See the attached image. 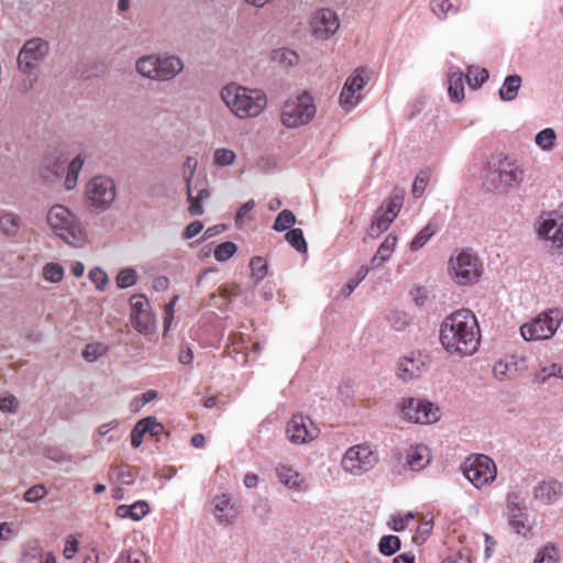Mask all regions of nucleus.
<instances>
[{"instance_id": "20", "label": "nucleus", "mask_w": 563, "mask_h": 563, "mask_svg": "<svg viewBox=\"0 0 563 563\" xmlns=\"http://www.w3.org/2000/svg\"><path fill=\"white\" fill-rule=\"evenodd\" d=\"M563 495V485L556 479L539 482L532 488V501L541 506L556 504Z\"/></svg>"}, {"instance_id": "4", "label": "nucleus", "mask_w": 563, "mask_h": 563, "mask_svg": "<svg viewBox=\"0 0 563 563\" xmlns=\"http://www.w3.org/2000/svg\"><path fill=\"white\" fill-rule=\"evenodd\" d=\"M46 223L56 236L71 246L80 247L87 240L80 219L64 205H54L48 209Z\"/></svg>"}, {"instance_id": "21", "label": "nucleus", "mask_w": 563, "mask_h": 563, "mask_svg": "<svg viewBox=\"0 0 563 563\" xmlns=\"http://www.w3.org/2000/svg\"><path fill=\"white\" fill-rule=\"evenodd\" d=\"M275 474L279 484L292 493H306L309 489L307 478L287 464H278Z\"/></svg>"}, {"instance_id": "40", "label": "nucleus", "mask_w": 563, "mask_h": 563, "mask_svg": "<svg viewBox=\"0 0 563 563\" xmlns=\"http://www.w3.org/2000/svg\"><path fill=\"white\" fill-rule=\"evenodd\" d=\"M43 278L49 283H59L65 275L64 267L58 263H47L43 267Z\"/></svg>"}, {"instance_id": "32", "label": "nucleus", "mask_w": 563, "mask_h": 563, "mask_svg": "<svg viewBox=\"0 0 563 563\" xmlns=\"http://www.w3.org/2000/svg\"><path fill=\"white\" fill-rule=\"evenodd\" d=\"M20 217L12 213L7 212L0 218V230L7 236H15L20 229Z\"/></svg>"}, {"instance_id": "27", "label": "nucleus", "mask_w": 563, "mask_h": 563, "mask_svg": "<svg viewBox=\"0 0 563 563\" xmlns=\"http://www.w3.org/2000/svg\"><path fill=\"white\" fill-rule=\"evenodd\" d=\"M465 75L457 68L451 67L448 73L449 96L452 101L460 102L464 99V80Z\"/></svg>"}, {"instance_id": "33", "label": "nucleus", "mask_w": 563, "mask_h": 563, "mask_svg": "<svg viewBox=\"0 0 563 563\" xmlns=\"http://www.w3.org/2000/svg\"><path fill=\"white\" fill-rule=\"evenodd\" d=\"M467 82L472 89L479 88L489 78L488 70L486 68H479L470 66L467 74L465 75Z\"/></svg>"}, {"instance_id": "62", "label": "nucleus", "mask_w": 563, "mask_h": 563, "mask_svg": "<svg viewBox=\"0 0 563 563\" xmlns=\"http://www.w3.org/2000/svg\"><path fill=\"white\" fill-rule=\"evenodd\" d=\"M78 551V542L76 540H67L64 547L63 554L65 559L70 560Z\"/></svg>"}, {"instance_id": "7", "label": "nucleus", "mask_w": 563, "mask_h": 563, "mask_svg": "<svg viewBox=\"0 0 563 563\" xmlns=\"http://www.w3.org/2000/svg\"><path fill=\"white\" fill-rule=\"evenodd\" d=\"M378 463V453L367 443L350 446L341 457V468L350 476L361 477Z\"/></svg>"}, {"instance_id": "16", "label": "nucleus", "mask_w": 563, "mask_h": 563, "mask_svg": "<svg viewBox=\"0 0 563 563\" xmlns=\"http://www.w3.org/2000/svg\"><path fill=\"white\" fill-rule=\"evenodd\" d=\"M311 34L319 41L329 40L339 27L338 14L331 9H320L312 13L309 22Z\"/></svg>"}, {"instance_id": "58", "label": "nucleus", "mask_w": 563, "mask_h": 563, "mask_svg": "<svg viewBox=\"0 0 563 563\" xmlns=\"http://www.w3.org/2000/svg\"><path fill=\"white\" fill-rule=\"evenodd\" d=\"M442 563H472L471 554L467 550L457 552L454 555L448 556Z\"/></svg>"}, {"instance_id": "22", "label": "nucleus", "mask_w": 563, "mask_h": 563, "mask_svg": "<svg viewBox=\"0 0 563 563\" xmlns=\"http://www.w3.org/2000/svg\"><path fill=\"white\" fill-rule=\"evenodd\" d=\"M131 320L139 332H146L153 327V316L148 310V301L142 295H135L131 298Z\"/></svg>"}, {"instance_id": "42", "label": "nucleus", "mask_w": 563, "mask_h": 563, "mask_svg": "<svg viewBox=\"0 0 563 563\" xmlns=\"http://www.w3.org/2000/svg\"><path fill=\"white\" fill-rule=\"evenodd\" d=\"M525 496L519 490H510L506 495V514L525 509Z\"/></svg>"}, {"instance_id": "48", "label": "nucleus", "mask_w": 563, "mask_h": 563, "mask_svg": "<svg viewBox=\"0 0 563 563\" xmlns=\"http://www.w3.org/2000/svg\"><path fill=\"white\" fill-rule=\"evenodd\" d=\"M253 512L262 523H267L272 516V506L267 499H261L253 506Z\"/></svg>"}, {"instance_id": "24", "label": "nucleus", "mask_w": 563, "mask_h": 563, "mask_svg": "<svg viewBox=\"0 0 563 563\" xmlns=\"http://www.w3.org/2000/svg\"><path fill=\"white\" fill-rule=\"evenodd\" d=\"M507 521L509 527L514 532L523 537L530 538L532 536V530L534 528V519H531L527 512V508L519 509L518 511H512L506 514Z\"/></svg>"}, {"instance_id": "64", "label": "nucleus", "mask_w": 563, "mask_h": 563, "mask_svg": "<svg viewBox=\"0 0 563 563\" xmlns=\"http://www.w3.org/2000/svg\"><path fill=\"white\" fill-rule=\"evenodd\" d=\"M484 539H485V543H486L485 544V559L488 560L493 555V552L496 547V542L493 539V537L489 536L488 533H484Z\"/></svg>"}, {"instance_id": "52", "label": "nucleus", "mask_w": 563, "mask_h": 563, "mask_svg": "<svg viewBox=\"0 0 563 563\" xmlns=\"http://www.w3.org/2000/svg\"><path fill=\"white\" fill-rule=\"evenodd\" d=\"M429 173L427 170H421L417 176L412 185V195L416 198H419L422 196V194L426 190V187L429 181Z\"/></svg>"}, {"instance_id": "14", "label": "nucleus", "mask_w": 563, "mask_h": 563, "mask_svg": "<svg viewBox=\"0 0 563 563\" xmlns=\"http://www.w3.org/2000/svg\"><path fill=\"white\" fill-rule=\"evenodd\" d=\"M369 77L363 67L356 68L345 80L340 93V104L345 111L353 110L362 101V90Z\"/></svg>"}, {"instance_id": "23", "label": "nucleus", "mask_w": 563, "mask_h": 563, "mask_svg": "<svg viewBox=\"0 0 563 563\" xmlns=\"http://www.w3.org/2000/svg\"><path fill=\"white\" fill-rule=\"evenodd\" d=\"M212 514L221 525H232L235 520L234 503L229 494L216 495L212 498Z\"/></svg>"}, {"instance_id": "19", "label": "nucleus", "mask_w": 563, "mask_h": 563, "mask_svg": "<svg viewBox=\"0 0 563 563\" xmlns=\"http://www.w3.org/2000/svg\"><path fill=\"white\" fill-rule=\"evenodd\" d=\"M496 172L499 183L508 189H518L525 179V170L509 157L498 161Z\"/></svg>"}, {"instance_id": "1", "label": "nucleus", "mask_w": 563, "mask_h": 563, "mask_svg": "<svg viewBox=\"0 0 563 563\" xmlns=\"http://www.w3.org/2000/svg\"><path fill=\"white\" fill-rule=\"evenodd\" d=\"M481 329L475 314L460 309L446 316L440 325V342L453 356H471L481 344Z\"/></svg>"}, {"instance_id": "39", "label": "nucleus", "mask_w": 563, "mask_h": 563, "mask_svg": "<svg viewBox=\"0 0 563 563\" xmlns=\"http://www.w3.org/2000/svg\"><path fill=\"white\" fill-rule=\"evenodd\" d=\"M285 239L297 252H307L308 246L301 229H291L286 233Z\"/></svg>"}, {"instance_id": "8", "label": "nucleus", "mask_w": 563, "mask_h": 563, "mask_svg": "<svg viewBox=\"0 0 563 563\" xmlns=\"http://www.w3.org/2000/svg\"><path fill=\"white\" fill-rule=\"evenodd\" d=\"M317 108L312 96L305 91L296 99L287 100L280 113V121L287 129L308 124L316 115Z\"/></svg>"}, {"instance_id": "15", "label": "nucleus", "mask_w": 563, "mask_h": 563, "mask_svg": "<svg viewBox=\"0 0 563 563\" xmlns=\"http://www.w3.org/2000/svg\"><path fill=\"white\" fill-rule=\"evenodd\" d=\"M534 227L540 240L550 241L553 247L563 250V219L559 221L553 212H542Z\"/></svg>"}, {"instance_id": "51", "label": "nucleus", "mask_w": 563, "mask_h": 563, "mask_svg": "<svg viewBox=\"0 0 563 563\" xmlns=\"http://www.w3.org/2000/svg\"><path fill=\"white\" fill-rule=\"evenodd\" d=\"M551 377L563 378V367L559 364L552 363L543 366L538 374V379L542 383Z\"/></svg>"}, {"instance_id": "63", "label": "nucleus", "mask_w": 563, "mask_h": 563, "mask_svg": "<svg viewBox=\"0 0 563 563\" xmlns=\"http://www.w3.org/2000/svg\"><path fill=\"white\" fill-rule=\"evenodd\" d=\"M430 530H431L430 522H428V521L423 522L418 528L416 536H413V538H412L413 542H416V543L422 542L424 540V536L428 534L430 532Z\"/></svg>"}, {"instance_id": "28", "label": "nucleus", "mask_w": 563, "mask_h": 563, "mask_svg": "<svg viewBox=\"0 0 563 563\" xmlns=\"http://www.w3.org/2000/svg\"><path fill=\"white\" fill-rule=\"evenodd\" d=\"M397 245V236L388 234L371 260L372 268H378L390 260Z\"/></svg>"}, {"instance_id": "18", "label": "nucleus", "mask_w": 563, "mask_h": 563, "mask_svg": "<svg viewBox=\"0 0 563 563\" xmlns=\"http://www.w3.org/2000/svg\"><path fill=\"white\" fill-rule=\"evenodd\" d=\"M318 429L313 422L302 415H294L286 427L288 440L294 444H303L318 437Z\"/></svg>"}, {"instance_id": "37", "label": "nucleus", "mask_w": 563, "mask_h": 563, "mask_svg": "<svg viewBox=\"0 0 563 563\" xmlns=\"http://www.w3.org/2000/svg\"><path fill=\"white\" fill-rule=\"evenodd\" d=\"M400 549V539L397 536H384L378 543V550L386 556H391Z\"/></svg>"}, {"instance_id": "25", "label": "nucleus", "mask_w": 563, "mask_h": 563, "mask_svg": "<svg viewBox=\"0 0 563 563\" xmlns=\"http://www.w3.org/2000/svg\"><path fill=\"white\" fill-rule=\"evenodd\" d=\"M430 450L423 444L411 445L406 452V462L411 471H421L430 463Z\"/></svg>"}, {"instance_id": "29", "label": "nucleus", "mask_w": 563, "mask_h": 563, "mask_svg": "<svg viewBox=\"0 0 563 563\" xmlns=\"http://www.w3.org/2000/svg\"><path fill=\"white\" fill-rule=\"evenodd\" d=\"M150 511V506L146 501H136L130 506L121 505L117 509V515L121 518H130L133 520H141Z\"/></svg>"}, {"instance_id": "10", "label": "nucleus", "mask_w": 563, "mask_h": 563, "mask_svg": "<svg viewBox=\"0 0 563 563\" xmlns=\"http://www.w3.org/2000/svg\"><path fill=\"white\" fill-rule=\"evenodd\" d=\"M463 473L474 487L482 488L496 479L497 466L488 455L476 454L466 459Z\"/></svg>"}, {"instance_id": "35", "label": "nucleus", "mask_w": 563, "mask_h": 563, "mask_svg": "<svg viewBox=\"0 0 563 563\" xmlns=\"http://www.w3.org/2000/svg\"><path fill=\"white\" fill-rule=\"evenodd\" d=\"M108 353V346L100 342L89 343L85 346L81 355L85 361L92 363Z\"/></svg>"}, {"instance_id": "34", "label": "nucleus", "mask_w": 563, "mask_h": 563, "mask_svg": "<svg viewBox=\"0 0 563 563\" xmlns=\"http://www.w3.org/2000/svg\"><path fill=\"white\" fill-rule=\"evenodd\" d=\"M435 233V227L431 223L423 227L417 235L413 238V240L410 243V250L412 252H416L420 249H422L429 240L434 235Z\"/></svg>"}, {"instance_id": "38", "label": "nucleus", "mask_w": 563, "mask_h": 563, "mask_svg": "<svg viewBox=\"0 0 563 563\" xmlns=\"http://www.w3.org/2000/svg\"><path fill=\"white\" fill-rule=\"evenodd\" d=\"M236 159L234 151L225 147L216 148L213 152V164L218 167L232 165Z\"/></svg>"}, {"instance_id": "59", "label": "nucleus", "mask_w": 563, "mask_h": 563, "mask_svg": "<svg viewBox=\"0 0 563 563\" xmlns=\"http://www.w3.org/2000/svg\"><path fill=\"white\" fill-rule=\"evenodd\" d=\"M143 555L142 553L135 552H125L122 553L114 563H142Z\"/></svg>"}, {"instance_id": "5", "label": "nucleus", "mask_w": 563, "mask_h": 563, "mask_svg": "<svg viewBox=\"0 0 563 563\" xmlns=\"http://www.w3.org/2000/svg\"><path fill=\"white\" fill-rule=\"evenodd\" d=\"M448 273L455 284L468 286L477 283L483 273V265L474 252L471 250H460L450 256Z\"/></svg>"}, {"instance_id": "31", "label": "nucleus", "mask_w": 563, "mask_h": 563, "mask_svg": "<svg viewBox=\"0 0 563 563\" xmlns=\"http://www.w3.org/2000/svg\"><path fill=\"white\" fill-rule=\"evenodd\" d=\"M82 165L84 159L79 155L74 157L68 164L67 174L64 181L66 190H71L76 187Z\"/></svg>"}, {"instance_id": "53", "label": "nucleus", "mask_w": 563, "mask_h": 563, "mask_svg": "<svg viewBox=\"0 0 563 563\" xmlns=\"http://www.w3.org/2000/svg\"><path fill=\"white\" fill-rule=\"evenodd\" d=\"M413 518H415V515L411 511H408L404 515H397V516L393 517V519H391L393 530H395V531L405 530L408 527L409 522L413 520Z\"/></svg>"}, {"instance_id": "11", "label": "nucleus", "mask_w": 563, "mask_h": 563, "mask_svg": "<svg viewBox=\"0 0 563 563\" xmlns=\"http://www.w3.org/2000/svg\"><path fill=\"white\" fill-rule=\"evenodd\" d=\"M402 203L404 195L398 190H394L390 197L384 200L375 211L368 229V234L372 238H378L382 233L387 231L399 214Z\"/></svg>"}, {"instance_id": "61", "label": "nucleus", "mask_w": 563, "mask_h": 563, "mask_svg": "<svg viewBox=\"0 0 563 563\" xmlns=\"http://www.w3.org/2000/svg\"><path fill=\"white\" fill-rule=\"evenodd\" d=\"M144 427L141 428V426L136 422L134 426L132 432H131V444L133 448H139L143 442L144 437Z\"/></svg>"}, {"instance_id": "55", "label": "nucleus", "mask_w": 563, "mask_h": 563, "mask_svg": "<svg viewBox=\"0 0 563 563\" xmlns=\"http://www.w3.org/2000/svg\"><path fill=\"white\" fill-rule=\"evenodd\" d=\"M254 207H255L254 200H249L244 205L241 206V208L238 210L236 216H235V224L238 227H241L244 223L245 218L254 209Z\"/></svg>"}, {"instance_id": "54", "label": "nucleus", "mask_w": 563, "mask_h": 563, "mask_svg": "<svg viewBox=\"0 0 563 563\" xmlns=\"http://www.w3.org/2000/svg\"><path fill=\"white\" fill-rule=\"evenodd\" d=\"M89 279L96 285L97 289L102 290L108 283L107 274L99 267H93L89 272Z\"/></svg>"}, {"instance_id": "17", "label": "nucleus", "mask_w": 563, "mask_h": 563, "mask_svg": "<svg viewBox=\"0 0 563 563\" xmlns=\"http://www.w3.org/2000/svg\"><path fill=\"white\" fill-rule=\"evenodd\" d=\"M18 69L26 78L18 85V89L25 93L33 88L34 79L31 77L35 68V38L24 43L16 58Z\"/></svg>"}, {"instance_id": "60", "label": "nucleus", "mask_w": 563, "mask_h": 563, "mask_svg": "<svg viewBox=\"0 0 563 563\" xmlns=\"http://www.w3.org/2000/svg\"><path fill=\"white\" fill-rule=\"evenodd\" d=\"M203 229L201 221H194L189 223L184 231V239L189 240L198 235Z\"/></svg>"}, {"instance_id": "30", "label": "nucleus", "mask_w": 563, "mask_h": 563, "mask_svg": "<svg viewBox=\"0 0 563 563\" xmlns=\"http://www.w3.org/2000/svg\"><path fill=\"white\" fill-rule=\"evenodd\" d=\"M521 77L519 75H509L505 78L499 88V97L503 101H512L518 96L521 87Z\"/></svg>"}, {"instance_id": "43", "label": "nucleus", "mask_w": 563, "mask_h": 563, "mask_svg": "<svg viewBox=\"0 0 563 563\" xmlns=\"http://www.w3.org/2000/svg\"><path fill=\"white\" fill-rule=\"evenodd\" d=\"M296 222V217L292 211L285 209L275 219L273 229L277 232H283L292 227Z\"/></svg>"}, {"instance_id": "45", "label": "nucleus", "mask_w": 563, "mask_h": 563, "mask_svg": "<svg viewBox=\"0 0 563 563\" xmlns=\"http://www.w3.org/2000/svg\"><path fill=\"white\" fill-rule=\"evenodd\" d=\"M137 280V273L133 268H123L117 276V285L119 288L124 289L133 286Z\"/></svg>"}, {"instance_id": "26", "label": "nucleus", "mask_w": 563, "mask_h": 563, "mask_svg": "<svg viewBox=\"0 0 563 563\" xmlns=\"http://www.w3.org/2000/svg\"><path fill=\"white\" fill-rule=\"evenodd\" d=\"M424 371V362L420 357H404L398 362V376L407 382L418 378Z\"/></svg>"}, {"instance_id": "9", "label": "nucleus", "mask_w": 563, "mask_h": 563, "mask_svg": "<svg viewBox=\"0 0 563 563\" xmlns=\"http://www.w3.org/2000/svg\"><path fill=\"white\" fill-rule=\"evenodd\" d=\"M117 197V189L112 178L107 176H95L85 189L87 206L96 211H104L113 203Z\"/></svg>"}, {"instance_id": "12", "label": "nucleus", "mask_w": 563, "mask_h": 563, "mask_svg": "<svg viewBox=\"0 0 563 563\" xmlns=\"http://www.w3.org/2000/svg\"><path fill=\"white\" fill-rule=\"evenodd\" d=\"M400 410L402 418L411 423L431 424L440 419L439 408L426 399H404Z\"/></svg>"}, {"instance_id": "2", "label": "nucleus", "mask_w": 563, "mask_h": 563, "mask_svg": "<svg viewBox=\"0 0 563 563\" xmlns=\"http://www.w3.org/2000/svg\"><path fill=\"white\" fill-rule=\"evenodd\" d=\"M220 98L230 112L239 119L258 117L267 104L263 90L252 89L235 82L225 85L220 91Z\"/></svg>"}, {"instance_id": "3", "label": "nucleus", "mask_w": 563, "mask_h": 563, "mask_svg": "<svg viewBox=\"0 0 563 563\" xmlns=\"http://www.w3.org/2000/svg\"><path fill=\"white\" fill-rule=\"evenodd\" d=\"M185 68L183 59L169 53H152L139 57L135 71L145 79L157 82L174 80Z\"/></svg>"}, {"instance_id": "46", "label": "nucleus", "mask_w": 563, "mask_h": 563, "mask_svg": "<svg viewBox=\"0 0 563 563\" xmlns=\"http://www.w3.org/2000/svg\"><path fill=\"white\" fill-rule=\"evenodd\" d=\"M559 556L556 548L548 544L538 551L533 563H558Z\"/></svg>"}, {"instance_id": "49", "label": "nucleus", "mask_w": 563, "mask_h": 563, "mask_svg": "<svg viewBox=\"0 0 563 563\" xmlns=\"http://www.w3.org/2000/svg\"><path fill=\"white\" fill-rule=\"evenodd\" d=\"M137 423L141 426V428H145L144 433H150L152 437L159 435L164 430L163 424L159 423L155 417L141 419L137 421Z\"/></svg>"}, {"instance_id": "6", "label": "nucleus", "mask_w": 563, "mask_h": 563, "mask_svg": "<svg viewBox=\"0 0 563 563\" xmlns=\"http://www.w3.org/2000/svg\"><path fill=\"white\" fill-rule=\"evenodd\" d=\"M563 322V310L548 309L520 327V334L526 341L551 339Z\"/></svg>"}, {"instance_id": "56", "label": "nucleus", "mask_w": 563, "mask_h": 563, "mask_svg": "<svg viewBox=\"0 0 563 563\" xmlns=\"http://www.w3.org/2000/svg\"><path fill=\"white\" fill-rule=\"evenodd\" d=\"M274 59L278 62L287 63L288 65H295L297 63L298 56L295 52L289 49H279L275 52Z\"/></svg>"}, {"instance_id": "13", "label": "nucleus", "mask_w": 563, "mask_h": 563, "mask_svg": "<svg viewBox=\"0 0 563 563\" xmlns=\"http://www.w3.org/2000/svg\"><path fill=\"white\" fill-rule=\"evenodd\" d=\"M197 159L188 156L183 164V176L187 185V197L190 202L188 211L191 216H200L203 212L202 200L209 198L210 192L205 183L201 186L192 184V178L197 168Z\"/></svg>"}, {"instance_id": "50", "label": "nucleus", "mask_w": 563, "mask_h": 563, "mask_svg": "<svg viewBox=\"0 0 563 563\" xmlns=\"http://www.w3.org/2000/svg\"><path fill=\"white\" fill-rule=\"evenodd\" d=\"M250 267L253 278L257 282L262 280L267 274V264L264 258L260 256H255L251 260Z\"/></svg>"}, {"instance_id": "57", "label": "nucleus", "mask_w": 563, "mask_h": 563, "mask_svg": "<svg viewBox=\"0 0 563 563\" xmlns=\"http://www.w3.org/2000/svg\"><path fill=\"white\" fill-rule=\"evenodd\" d=\"M18 407V400L12 395H7L0 397V410L1 411H8V412H14Z\"/></svg>"}, {"instance_id": "41", "label": "nucleus", "mask_w": 563, "mask_h": 563, "mask_svg": "<svg viewBox=\"0 0 563 563\" xmlns=\"http://www.w3.org/2000/svg\"><path fill=\"white\" fill-rule=\"evenodd\" d=\"M556 134L553 129L547 128L540 131L534 139L536 144L543 151H550L554 146Z\"/></svg>"}, {"instance_id": "36", "label": "nucleus", "mask_w": 563, "mask_h": 563, "mask_svg": "<svg viewBox=\"0 0 563 563\" xmlns=\"http://www.w3.org/2000/svg\"><path fill=\"white\" fill-rule=\"evenodd\" d=\"M460 0H431V10L438 16L457 11Z\"/></svg>"}, {"instance_id": "44", "label": "nucleus", "mask_w": 563, "mask_h": 563, "mask_svg": "<svg viewBox=\"0 0 563 563\" xmlns=\"http://www.w3.org/2000/svg\"><path fill=\"white\" fill-rule=\"evenodd\" d=\"M236 250L235 243L228 241L219 244L214 249L213 255L218 262H225L235 254Z\"/></svg>"}, {"instance_id": "47", "label": "nucleus", "mask_w": 563, "mask_h": 563, "mask_svg": "<svg viewBox=\"0 0 563 563\" xmlns=\"http://www.w3.org/2000/svg\"><path fill=\"white\" fill-rule=\"evenodd\" d=\"M388 322L396 331H402L409 324L410 318L406 312L395 310L388 314Z\"/></svg>"}]
</instances>
